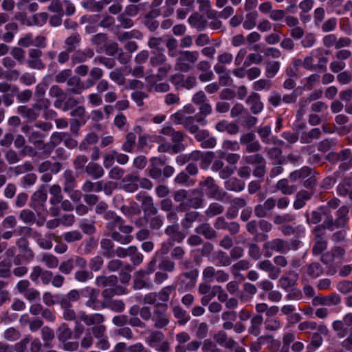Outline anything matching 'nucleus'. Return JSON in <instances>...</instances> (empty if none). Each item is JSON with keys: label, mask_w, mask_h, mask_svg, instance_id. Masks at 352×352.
<instances>
[{"label": "nucleus", "mask_w": 352, "mask_h": 352, "mask_svg": "<svg viewBox=\"0 0 352 352\" xmlns=\"http://www.w3.org/2000/svg\"><path fill=\"white\" fill-rule=\"evenodd\" d=\"M175 290V287L173 285H169L163 287L158 293L157 300H159L162 304H166L170 298V294Z\"/></svg>", "instance_id": "obj_47"}, {"label": "nucleus", "mask_w": 352, "mask_h": 352, "mask_svg": "<svg viewBox=\"0 0 352 352\" xmlns=\"http://www.w3.org/2000/svg\"><path fill=\"white\" fill-rule=\"evenodd\" d=\"M250 265L249 261L242 259L231 266L230 272L234 277L237 278L240 276L241 271L248 270L250 267Z\"/></svg>", "instance_id": "obj_32"}, {"label": "nucleus", "mask_w": 352, "mask_h": 352, "mask_svg": "<svg viewBox=\"0 0 352 352\" xmlns=\"http://www.w3.org/2000/svg\"><path fill=\"white\" fill-rule=\"evenodd\" d=\"M195 232L203 235L206 239H213L217 237L216 231L210 226L208 223H204L195 228Z\"/></svg>", "instance_id": "obj_28"}, {"label": "nucleus", "mask_w": 352, "mask_h": 352, "mask_svg": "<svg viewBox=\"0 0 352 352\" xmlns=\"http://www.w3.org/2000/svg\"><path fill=\"white\" fill-rule=\"evenodd\" d=\"M17 113L20 114L23 118H26L29 122H33L36 120L40 113L34 106L32 108L28 106L21 105L18 107Z\"/></svg>", "instance_id": "obj_24"}, {"label": "nucleus", "mask_w": 352, "mask_h": 352, "mask_svg": "<svg viewBox=\"0 0 352 352\" xmlns=\"http://www.w3.org/2000/svg\"><path fill=\"white\" fill-rule=\"evenodd\" d=\"M78 318L86 325L94 326L91 328V332L96 339L106 336L107 327L102 324L104 321V316L102 314H87L85 311H81L78 314Z\"/></svg>", "instance_id": "obj_1"}, {"label": "nucleus", "mask_w": 352, "mask_h": 352, "mask_svg": "<svg viewBox=\"0 0 352 352\" xmlns=\"http://www.w3.org/2000/svg\"><path fill=\"white\" fill-rule=\"evenodd\" d=\"M337 192L341 197H349L352 200V178H345L337 186Z\"/></svg>", "instance_id": "obj_23"}, {"label": "nucleus", "mask_w": 352, "mask_h": 352, "mask_svg": "<svg viewBox=\"0 0 352 352\" xmlns=\"http://www.w3.org/2000/svg\"><path fill=\"white\" fill-rule=\"evenodd\" d=\"M203 205V201L199 197H192L187 199L186 202L179 204L178 210L180 211H186L191 208H199Z\"/></svg>", "instance_id": "obj_31"}, {"label": "nucleus", "mask_w": 352, "mask_h": 352, "mask_svg": "<svg viewBox=\"0 0 352 352\" xmlns=\"http://www.w3.org/2000/svg\"><path fill=\"white\" fill-rule=\"evenodd\" d=\"M225 188L228 190L240 192L245 188V183L236 177H232L225 182Z\"/></svg>", "instance_id": "obj_38"}, {"label": "nucleus", "mask_w": 352, "mask_h": 352, "mask_svg": "<svg viewBox=\"0 0 352 352\" xmlns=\"http://www.w3.org/2000/svg\"><path fill=\"white\" fill-rule=\"evenodd\" d=\"M349 208L343 206L336 212V228H343L349 221Z\"/></svg>", "instance_id": "obj_25"}, {"label": "nucleus", "mask_w": 352, "mask_h": 352, "mask_svg": "<svg viewBox=\"0 0 352 352\" xmlns=\"http://www.w3.org/2000/svg\"><path fill=\"white\" fill-rule=\"evenodd\" d=\"M324 272L322 265L316 262L311 263L307 266V273L313 278H316L321 276Z\"/></svg>", "instance_id": "obj_54"}, {"label": "nucleus", "mask_w": 352, "mask_h": 352, "mask_svg": "<svg viewBox=\"0 0 352 352\" xmlns=\"http://www.w3.org/2000/svg\"><path fill=\"white\" fill-rule=\"evenodd\" d=\"M43 52L37 48H31L28 50V59L27 60L28 66L33 69L43 70L46 65L42 60Z\"/></svg>", "instance_id": "obj_9"}, {"label": "nucleus", "mask_w": 352, "mask_h": 352, "mask_svg": "<svg viewBox=\"0 0 352 352\" xmlns=\"http://www.w3.org/2000/svg\"><path fill=\"white\" fill-rule=\"evenodd\" d=\"M195 138L201 142V146L204 148H214L217 144L216 138L210 136L208 131L205 129H201Z\"/></svg>", "instance_id": "obj_15"}, {"label": "nucleus", "mask_w": 352, "mask_h": 352, "mask_svg": "<svg viewBox=\"0 0 352 352\" xmlns=\"http://www.w3.org/2000/svg\"><path fill=\"white\" fill-rule=\"evenodd\" d=\"M58 338L60 342H65L71 338L72 332L71 329L65 323H63L57 329Z\"/></svg>", "instance_id": "obj_48"}, {"label": "nucleus", "mask_w": 352, "mask_h": 352, "mask_svg": "<svg viewBox=\"0 0 352 352\" xmlns=\"http://www.w3.org/2000/svg\"><path fill=\"white\" fill-rule=\"evenodd\" d=\"M199 124L204 126L206 124V120L201 115H195L193 116H188L183 121L184 127L191 134L195 135L200 132Z\"/></svg>", "instance_id": "obj_8"}, {"label": "nucleus", "mask_w": 352, "mask_h": 352, "mask_svg": "<svg viewBox=\"0 0 352 352\" xmlns=\"http://www.w3.org/2000/svg\"><path fill=\"white\" fill-rule=\"evenodd\" d=\"M41 338L45 347H50L52 341L54 338V330L48 327H44L41 329Z\"/></svg>", "instance_id": "obj_57"}, {"label": "nucleus", "mask_w": 352, "mask_h": 352, "mask_svg": "<svg viewBox=\"0 0 352 352\" xmlns=\"http://www.w3.org/2000/svg\"><path fill=\"white\" fill-rule=\"evenodd\" d=\"M104 218L109 220L108 226L111 229L118 228L123 223L122 219L112 211L106 212Z\"/></svg>", "instance_id": "obj_37"}, {"label": "nucleus", "mask_w": 352, "mask_h": 352, "mask_svg": "<svg viewBox=\"0 0 352 352\" xmlns=\"http://www.w3.org/2000/svg\"><path fill=\"white\" fill-rule=\"evenodd\" d=\"M129 256L131 257V261L134 265H138L142 263L143 255L138 252V248L135 246H129Z\"/></svg>", "instance_id": "obj_61"}, {"label": "nucleus", "mask_w": 352, "mask_h": 352, "mask_svg": "<svg viewBox=\"0 0 352 352\" xmlns=\"http://www.w3.org/2000/svg\"><path fill=\"white\" fill-rule=\"evenodd\" d=\"M89 76L91 80H87V87L94 86L95 81L102 77L103 71L99 67H93L89 72Z\"/></svg>", "instance_id": "obj_63"}, {"label": "nucleus", "mask_w": 352, "mask_h": 352, "mask_svg": "<svg viewBox=\"0 0 352 352\" xmlns=\"http://www.w3.org/2000/svg\"><path fill=\"white\" fill-rule=\"evenodd\" d=\"M276 188L284 195H292L296 190V187L293 185H289V182L286 179L279 180L276 184Z\"/></svg>", "instance_id": "obj_43"}, {"label": "nucleus", "mask_w": 352, "mask_h": 352, "mask_svg": "<svg viewBox=\"0 0 352 352\" xmlns=\"http://www.w3.org/2000/svg\"><path fill=\"white\" fill-rule=\"evenodd\" d=\"M66 136H68L67 133H62V132H54L52 133L50 138V142L43 144V148L48 153H50L54 148H55L57 145L60 144L62 141L65 138Z\"/></svg>", "instance_id": "obj_21"}, {"label": "nucleus", "mask_w": 352, "mask_h": 352, "mask_svg": "<svg viewBox=\"0 0 352 352\" xmlns=\"http://www.w3.org/2000/svg\"><path fill=\"white\" fill-rule=\"evenodd\" d=\"M135 197L138 201L141 202L144 212H147L151 214H157V209L155 207L151 197L146 195L145 192H141L137 194Z\"/></svg>", "instance_id": "obj_16"}, {"label": "nucleus", "mask_w": 352, "mask_h": 352, "mask_svg": "<svg viewBox=\"0 0 352 352\" xmlns=\"http://www.w3.org/2000/svg\"><path fill=\"white\" fill-rule=\"evenodd\" d=\"M75 265L79 268H86L87 261L82 256L74 255L62 261L58 266V270L63 274L68 275L72 272Z\"/></svg>", "instance_id": "obj_6"}, {"label": "nucleus", "mask_w": 352, "mask_h": 352, "mask_svg": "<svg viewBox=\"0 0 352 352\" xmlns=\"http://www.w3.org/2000/svg\"><path fill=\"white\" fill-rule=\"evenodd\" d=\"M185 148L184 145H173L168 142L163 143L159 145L158 151L160 153L172 152L173 153H178Z\"/></svg>", "instance_id": "obj_44"}, {"label": "nucleus", "mask_w": 352, "mask_h": 352, "mask_svg": "<svg viewBox=\"0 0 352 352\" xmlns=\"http://www.w3.org/2000/svg\"><path fill=\"white\" fill-rule=\"evenodd\" d=\"M321 135V131L318 128H314L307 133H302L300 142L303 144H308L312 142L314 139H318Z\"/></svg>", "instance_id": "obj_40"}, {"label": "nucleus", "mask_w": 352, "mask_h": 352, "mask_svg": "<svg viewBox=\"0 0 352 352\" xmlns=\"http://www.w3.org/2000/svg\"><path fill=\"white\" fill-rule=\"evenodd\" d=\"M94 56V52L91 48H86L83 50H76L72 55L71 60L74 65L85 62L87 59Z\"/></svg>", "instance_id": "obj_18"}, {"label": "nucleus", "mask_w": 352, "mask_h": 352, "mask_svg": "<svg viewBox=\"0 0 352 352\" xmlns=\"http://www.w3.org/2000/svg\"><path fill=\"white\" fill-rule=\"evenodd\" d=\"M51 195L50 202L52 205L56 206L62 201L61 188L58 185L54 184L50 189Z\"/></svg>", "instance_id": "obj_39"}, {"label": "nucleus", "mask_w": 352, "mask_h": 352, "mask_svg": "<svg viewBox=\"0 0 352 352\" xmlns=\"http://www.w3.org/2000/svg\"><path fill=\"white\" fill-rule=\"evenodd\" d=\"M165 164V161L159 157H153L151 160V165L147 169L148 175L154 179H157L162 176L161 167Z\"/></svg>", "instance_id": "obj_17"}, {"label": "nucleus", "mask_w": 352, "mask_h": 352, "mask_svg": "<svg viewBox=\"0 0 352 352\" xmlns=\"http://www.w3.org/2000/svg\"><path fill=\"white\" fill-rule=\"evenodd\" d=\"M263 248L267 251L266 256H270L271 254L267 253L269 250L280 253H287L289 251L288 242L282 239H274L267 241L263 244Z\"/></svg>", "instance_id": "obj_10"}, {"label": "nucleus", "mask_w": 352, "mask_h": 352, "mask_svg": "<svg viewBox=\"0 0 352 352\" xmlns=\"http://www.w3.org/2000/svg\"><path fill=\"white\" fill-rule=\"evenodd\" d=\"M199 56V54L197 51L179 52L175 61V69L181 72H188L193 69Z\"/></svg>", "instance_id": "obj_2"}, {"label": "nucleus", "mask_w": 352, "mask_h": 352, "mask_svg": "<svg viewBox=\"0 0 352 352\" xmlns=\"http://www.w3.org/2000/svg\"><path fill=\"white\" fill-rule=\"evenodd\" d=\"M80 297H82V292L81 289H74L70 290L64 297H63L59 302H69L72 304V302L78 301Z\"/></svg>", "instance_id": "obj_41"}, {"label": "nucleus", "mask_w": 352, "mask_h": 352, "mask_svg": "<svg viewBox=\"0 0 352 352\" xmlns=\"http://www.w3.org/2000/svg\"><path fill=\"white\" fill-rule=\"evenodd\" d=\"M167 62V58L162 52L154 54L150 58V65L152 67H159Z\"/></svg>", "instance_id": "obj_62"}, {"label": "nucleus", "mask_w": 352, "mask_h": 352, "mask_svg": "<svg viewBox=\"0 0 352 352\" xmlns=\"http://www.w3.org/2000/svg\"><path fill=\"white\" fill-rule=\"evenodd\" d=\"M215 129L219 132L226 131L230 135H235L239 131V128L237 124L228 122L226 120H221L219 122L216 124Z\"/></svg>", "instance_id": "obj_26"}, {"label": "nucleus", "mask_w": 352, "mask_h": 352, "mask_svg": "<svg viewBox=\"0 0 352 352\" xmlns=\"http://www.w3.org/2000/svg\"><path fill=\"white\" fill-rule=\"evenodd\" d=\"M67 84L69 87L67 91L69 94H80L86 89L80 78L75 76L70 77L67 80ZM87 88L88 87H87Z\"/></svg>", "instance_id": "obj_19"}, {"label": "nucleus", "mask_w": 352, "mask_h": 352, "mask_svg": "<svg viewBox=\"0 0 352 352\" xmlns=\"http://www.w3.org/2000/svg\"><path fill=\"white\" fill-rule=\"evenodd\" d=\"M74 273V279L80 283H86L94 278V274L91 271L81 268Z\"/></svg>", "instance_id": "obj_50"}, {"label": "nucleus", "mask_w": 352, "mask_h": 352, "mask_svg": "<svg viewBox=\"0 0 352 352\" xmlns=\"http://www.w3.org/2000/svg\"><path fill=\"white\" fill-rule=\"evenodd\" d=\"M52 233H49L46 237H43L41 234H36V242L38 245L44 250H50L52 248V242L51 241V236Z\"/></svg>", "instance_id": "obj_59"}, {"label": "nucleus", "mask_w": 352, "mask_h": 352, "mask_svg": "<svg viewBox=\"0 0 352 352\" xmlns=\"http://www.w3.org/2000/svg\"><path fill=\"white\" fill-rule=\"evenodd\" d=\"M311 194L306 190H300L296 195V200L294 202V207L298 210L305 206V202L310 199Z\"/></svg>", "instance_id": "obj_36"}, {"label": "nucleus", "mask_w": 352, "mask_h": 352, "mask_svg": "<svg viewBox=\"0 0 352 352\" xmlns=\"http://www.w3.org/2000/svg\"><path fill=\"white\" fill-rule=\"evenodd\" d=\"M258 18V13L256 11L250 12L246 14L245 19L243 23V27L245 30H252L256 25V19Z\"/></svg>", "instance_id": "obj_51"}, {"label": "nucleus", "mask_w": 352, "mask_h": 352, "mask_svg": "<svg viewBox=\"0 0 352 352\" xmlns=\"http://www.w3.org/2000/svg\"><path fill=\"white\" fill-rule=\"evenodd\" d=\"M166 304L157 303L152 316V320L157 329H162L169 323V316L166 312Z\"/></svg>", "instance_id": "obj_5"}, {"label": "nucleus", "mask_w": 352, "mask_h": 352, "mask_svg": "<svg viewBox=\"0 0 352 352\" xmlns=\"http://www.w3.org/2000/svg\"><path fill=\"white\" fill-rule=\"evenodd\" d=\"M173 311L174 316L178 319L180 324H186L190 318L187 312L180 307H175Z\"/></svg>", "instance_id": "obj_58"}, {"label": "nucleus", "mask_w": 352, "mask_h": 352, "mask_svg": "<svg viewBox=\"0 0 352 352\" xmlns=\"http://www.w3.org/2000/svg\"><path fill=\"white\" fill-rule=\"evenodd\" d=\"M214 341L219 345L226 349H233L236 345V342L231 338H229L226 332L219 331L214 336Z\"/></svg>", "instance_id": "obj_20"}, {"label": "nucleus", "mask_w": 352, "mask_h": 352, "mask_svg": "<svg viewBox=\"0 0 352 352\" xmlns=\"http://www.w3.org/2000/svg\"><path fill=\"white\" fill-rule=\"evenodd\" d=\"M311 169L307 166H304L300 170L293 171L289 175L292 181L295 182L298 179H303L311 175Z\"/></svg>", "instance_id": "obj_52"}, {"label": "nucleus", "mask_w": 352, "mask_h": 352, "mask_svg": "<svg viewBox=\"0 0 352 352\" xmlns=\"http://www.w3.org/2000/svg\"><path fill=\"white\" fill-rule=\"evenodd\" d=\"M341 302V298L336 293H331L327 296H317L314 298L312 304L314 306L325 305L333 306L338 305Z\"/></svg>", "instance_id": "obj_12"}, {"label": "nucleus", "mask_w": 352, "mask_h": 352, "mask_svg": "<svg viewBox=\"0 0 352 352\" xmlns=\"http://www.w3.org/2000/svg\"><path fill=\"white\" fill-rule=\"evenodd\" d=\"M265 329L269 331H276L280 329L282 323L277 318H267L265 322Z\"/></svg>", "instance_id": "obj_64"}, {"label": "nucleus", "mask_w": 352, "mask_h": 352, "mask_svg": "<svg viewBox=\"0 0 352 352\" xmlns=\"http://www.w3.org/2000/svg\"><path fill=\"white\" fill-rule=\"evenodd\" d=\"M80 41L81 38L79 34H72L71 36L67 37L65 41V43L67 47V50L71 52L74 51L76 48L79 45Z\"/></svg>", "instance_id": "obj_42"}, {"label": "nucleus", "mask_w": 352, "mask_h": 352, "mask_svg": "<svg viewBox=\"0 0 352 352\" xmlns=\"http://www.w3.org/2000/svg\"><path fill=\"white\" fill-rule=\"evenodd\" d=\"M41 261L45 264V265L51 269L56 268L58 266L59 261L58 258L49 253H45L42 255Z\"/></svg>", "instance_id": "obj_56"}, {"label": "nucleus", "mask_w": 352, "mask_h": 352, "mask_svg": "<svg viewBox=\"0 0 352 352\" xmlns=\"http://www.w3.org/2000/svg\"><path fill=\"white\" fill-rule=\"evenodd\" d=\"M246 102L254 114H258L263 109V104L261 101L259 94L256 93H252L248 98Z\"/></svg>", "instance_id": "obj_22"}, {"label": "nucleus", "mask_w": 352, "mask_h": 352, "mask_svg": "<svg viewBox=\"0 0 352 352\" xmlns=\"http://www.w3.org/2000/svg\"><path fill=\"white\" fill-rule=\"evenodd\" d=\"M86 173L94 179H99L104 175L102 167L96 163H89L85 168Z\"/></svg>", "instance_id": "obj_33"}, {"label": "nucleus", "mask_w": 352, "mask_h": 352, "mask_svg": "<svg viewBox=\"0 0 352 352\" xmlns=\"http://www.w3.org/2000/svg\"><path fill=\"white\" fill-rule=\"evenodd\" d=\"M100 247L103 250V255L107 258L114 256L113 243L111 239H102L100 241Z\"/></svg>", "instance_id": "obj_45"}, {"label": "nucleus", "mask_w": 352, "mask_h": 352, "mask_svg": "<svg viewBox=\"0 0 352 352\" xmlns=\"http://www.w3.org/2000/svg\"><path fill=\"white\" fill-rule=\"evenodd\" d=\"M138 176L135 173H129L122 179L120 186L128 192H133L138 188Z\"/></svg>", "instance_id": "obj_13"}, {"label": "nucleus", "mask_w": 352, "mask_h": 352, "mask_svg": "<svg viewBox=\"0 0 352 352\" xmlns=\"http://www.w3.org/2000/svg\"><path fill=\"white\" fill-rule=\"evenodd\" d=\"M82 297L87 298L85 305L94 310H99L106 307L98 300L99 292L94 288L86 287L82 289Z\"/></svg>", "instance_id": "obj_7"}, {"label": "nucleus", "mask_w": 352, "mask_h": 352, "mask_svg": "<svg viewBox=\"0 0 352 352\" xmlns=\"http://www.w3.org/2000/svg\"><path fill=\"white\" fill-rule=\"evenodd\" d=\"M156 74L146 75L145 79L147 82L154 84L157 81H161L166 78L168 73L172 69V65L168 62L157 67Z\"/></svg>", "instance_id": "obj_11"}, {"label": "nucleus", "mask_w": 352, "mask_h": 352, "mask_svg": "<svg viewBox=\"0 0 352 352\" xmlns=\"http://www.w3.org/2000/svg\"><path fill=\"white\" fill-rule=\"evenodd\" d=\"M280 63L278 61H267L265 65V76L269 78H274L280 69Z\"/></svg>", "instance_id": "obj_49"}, {"label": "nucleus", "mask_w": 352, "mask_h": 352, "mask_svg": "<svg viewBox=\"0 0 352 352\" xmlns=\"http://www.w3.org/2000/svg\"><path fill=\"white\" fill-rule=\"evenodd\" d=\"M133 287L136 289H141L142 288L149 289L153 287L149 275L143 272V270H139L135 273Z\"/></svg>", "instance_id": "obj_14"}, {"label": "nucleus", "mask_w": 352, "mask_h": 352, "mask_svg": "<svg viewBox=\"0 0 352 352\" xmlns=\"http://www.w3.org/2000/svg\"><path fill=\"white\" fill-rule=\"evenodd\" d=\"M224 210L223 206L218 203H212L209 205L208 209L205 211V214L208 217H212L221 214Z\"/></svg>", "instance_id": "obj_60"}, {"label": "nucleus", "mask_w": 352, "mask_h": 352, "mask_svg": "<svg viewBox=\"0 0 352 352\" xmlns=\"http://www.w3.org/2000/svg\"><path fill=\"white\" fill-rule=\"evenodd\" d=\"M199 186L210 197L221 201L228 199L226 192L221 189L211 177H208L200 182Z\"/></svg>", "instance_id": "obj_3"}, {"label": "nucleus", "mask_w": 352, "mask_h": 352, "mask_svg": "<svg viewBox=\"0 0 352 352\" xmlns=\"http://www.w3.org/2000/svg\"><path fill=\"white\" fill-rule=\"evenodd\" d=\"M118 278L114 275L109 276H100L96 278V284L98 287H112L116 285Z\"/></svg>", "instance_id": "obj_30"}, {"label": "nucleus", "mask_w": 352, "mask_h": 352, "mask_svg": "<svg viewBox=\"0 0 352 352\" xmlns=\"http://www.w3.org/2000/svg\"><path fill=\"white\" fill-rule=\"evenodd\" d=\"M313 53L314 52H312L310 55L306 56L303 60L300 59L296 60L295 65L296 66L301 65L305 69L310 71L315 69L316 68V65H314Z\"/></svg>", "instance_id": "obj_55"}, {"label": "nucleus", "mask_w": 352, "mask_h": 352, "mask_svg": "<svg viewBox=\"0 0 352 352\" xmlns=\"http://www.w3.org/2000/svg\"><path fill=\"white\" fill-rule=\"evenodd\" d=\"M60 307L63 309V318L67 321L75 320L76 318V314L74 309L72 308V304L69 302H59Z\"/></svg>", "instance_id": "obj_35"}, {"label": "nucleus", "mask_w": 352, "mask_h": 352, "mask_svg": "<svg viewBox=\"0 0 352 352\" xmlns=\"http://www.w3.org/2000/svg\"><path fill=\"white\" fill-rule=\"evenodd\" d=\"M188 21L192 28H196L198 31H201L206 28V21L202 15L197 12L191 14Z\"/></svg>", "instance_id": "obj_27"}, {"label": "nucleus", "mask_w": 352, "mask_h": 352, "mask_svg": "<svg viewBox=\"0 0 352 352\" xmlns=\"http://www.w3.org/2000/svg\"><path fill=\"white\" fill-rule=\"evenodd\" d=\"M98 141V136L94 132L87 134L84 140L81 142L79 148L82 151L87 150L89 146L96 144Z\"/></svg>", "instance_id": "obj_46"}, {"label": "nucleus", "mask_w": 352, "mask_h": 352, "mask_svg": "<svg viewBox=\"0 0 352 352\" xmlns=\"http://www.w3.org/2000/svg\"><path fill=\"white\" fill-rule=\"evenodd\" d=\"M212 261L216 263L217 266H229L232 263V260L229 255L226 252L219 250L213 256Z\"/></svg>", "instance_id": "obj_29"}, {"label": "nucleus", "mask_w": 352, "mask_h": 352, "mask_svg": "<svg viewBox=\"0 0 352 352\" xmlns=\"http://www.w3.org/2000/svg\"><path fill=\"white\" fill-rule=\"evenodd\" d=\"M47 198V194L45 186H41L32 195L30 207L36 211L38 216H41L43 212L45 211V206Z\"/></svg>", "instance_id": "obj_4"}, {"label": "nucleus", "mask_w": 352, "mask_h": 352, "mask_svg": "<svg viewBox=\"0 0 352 352\" xmlns=\"http://www.w3.org/2000/svg\"><path fill=\"white\" fill-rule=\"evenodd\" d=\"M64 190L71 192L76 186V179L71 170H66L64 173Z\"/></svg>", "instance_id": "obj_53"}, {"label": "nucleus", "mask_w": 352, "mask_h": 352, "mask_svg": "<svg viewBox=\"0 0 352 352\" xmlns=\"http://www.w3.org/2000/svg\"><path fill=\"white\" fill-rule=\"evenodd\" d=\"M263 322V318L262 316L256 315L253 316L251 319V325L248 330L249 333L254 336H258L260 334L261 326Z\"/></svg>", "instance_id": "obj_34"}]
</instances>
